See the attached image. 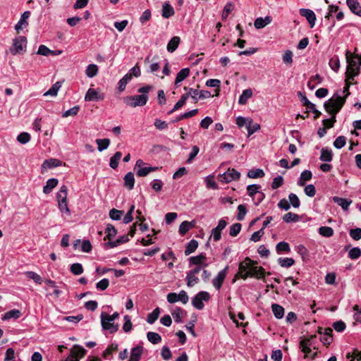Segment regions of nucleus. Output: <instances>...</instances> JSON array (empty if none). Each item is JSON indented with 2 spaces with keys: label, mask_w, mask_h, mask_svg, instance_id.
<instances>
[{
  "label": "nucleus",
  "mask_w": 361,
  "mask_h": 361,
  "mask_svg": "<svg viewBox=\"0 0 361 361\" xmlns=\"http://www.w3.org/2000/svg\"><path fill=\"white\" fill-rule=\"evenodd\" d=\"M334 100L335 99H329L325 102L324 105L325 110L331 116V118L322 121L323 125L327 128H331L334 126V123L336 121V115L344 105L343 99L339 98L336 102H334Z\"/></svg>",
  "instance_id": "nucleus-1"
},
{
  "label": "nucleus",
  "mask_w": 361,
  "mask_h": 361,
  "mask_svg": "<svg viewBox=\"0 0 361 361\" xmlns=\"http://www.w3.org/2000/svg\"><path fill=\"white\" fill-rule=\"evenodd\" d=\"M152 89L151 85H145L137 90L139 95L128 96L123 98L124 102L129 106L136 107L145 106L149 99L148 93Z\"/></svg>",
  "instance_id": "nucleus-2"
},
{
  "label": "nucleus",
  "mask_w": 361,
  "mask_h": 361,
  "mask_svg": "<svg viewBox=\"0 0 361 361\" xmlns=\"http://www.w3.org/2000/svg\"><path fill=\"white\" fill-rule=\"evenodd\" d=\"M346 60L348 63L345 78L348 80H354L360 73L361 66V59L357 56H351L348 51L346 54Z\"/></svg>",
  "instance_id": "nucleus-3"
},
{
  "label": "nucleus",
  "mask_w": 361,
  "mask_h": 361,
  "mask_svg": "<svg viewBox=\"0 0 361 361\" xmlns=\"http://www.w3.org/2000/svg\"><path fill=\"white\" fill-rule=\"evenodd\" d=\"M26 45L27 38L24 36H18L13 39L10 51L13 55L23 54L26 50Z\"/></svg>",
  "instance_id": "nucleus-4"
},
{
  "label": "nucleus",
  "mask_w": 361,
  "mask_h": 361,
  "mask_svg": "<svg viewBox=\"0 0 361 361\" xmlns=\"http://www.w3.org/2000/svg\"><path fill=\"white\" fill-rule=\"evenodd\" d=\"M210 299L209 293L202 290L196 294L192 299V305L196 309L201 310L204 308V301L207 302Z\"/></svg>",
  "instance_id": "nucleus-5"
},
{
  "label": "nucleus",
  "mask_w": 361,
  "mask_h": 361,
  "mask_svg": "<svg viewBox=\"0 0 361 361\" xmlns=\"http://www.w3.org/2000/svg\"><path fill=\"white\" fill-rule=\"evenodd\" d=\"M240 172L234 169H228L227 171L220 174L218 177V179L220 182L227 183L233 180H237L240 178Z\"/></svg>",
  "instance_id": "nucleus-6"
},
{
  "label": "nucleus",
  "mask_w": 361,
  "mask_h": 361,
  "mask_svg": "<svg viewBox=\"0 0 361 361\" xmlns=\"http://www.w3.org/2000/svg\"><path fill=\"white\" fill-rule=\"evenodd\" d=\"M145 163L142 159L137 160L135 165V170L136 174L140 177H145L149 173L153 172L158 169V167L145 166Z\"/></svg>",
  "instance_id": "nucleus-7"
},
{
  "label": "nucleus",
  "mask_w": 361,
  "mask_h": 361,
  "mask_svg": "<svg viewBox=\"0 0 361 361\" xmlns=\"http://www.w3.org/2000/svg\"><path fill=\"white\" fill-rule=\"evenodd\" d=\"M201 271L200 267H195L194 269L190 270L186 274L185 281L188 287L191 288L197 284L200 279L197 276L198 274Z\"/></svg>",
  "instance_id": "nucleus-8"
},
{
  "label": "nucleus",
  "mask_w": 361,
  "mask_h": 361,
  "mask_svg": "<svg viewBox=\"0 0 361 361\" xmlns=\"http://www.w3.org/2000/svg\"><path fill=\"white\" fill-rule=\"evenodd\" d=\"M256 262L253 261L249 265L248 273L245 274L243 276V279H246L247 277H255L258 279H262L264 276V269L262 267L255 266Z\"/></svg>",
  "instance_id": "nucleus-9"
},
{
  "label": "nucleus",
  "mask_w": 361,
  "mask_h": 361,
  "mask_svg": "<svg viewBox=\"0 0 361 361\" xmlns=\"http://www.w3.org/2000/svg\"><path fill=\"white\" fill-rule=\"evenodd\" d=\"M316 339L315 335H312L310 337L302 338L300 342V348L301 350L307 356L311 353V348H316L314 345V341Z\"/></svg>",
  "instance_id": "nucleus-10"
},
{
  "label": "nucleus",
  "mask_w": 361,
  "mask_h": 361,
  "mask_svg": "<svg viewBox=\"0 0 361 361\" xmlns=\"http://www.w3.org/2000/svg\"><path fill=\"white\" fill-rule=\"evenodd\" d=\"M352 80H348V78H345V85L343 89L334 93L330 99H335L334 102H336L340 98L343 99L345 103L346 98L350 95L349 88L352 84Z\"/></svg>",
  "instance_id": "nucleus-11"
},
{
  "label": "nucleus",
  "mask_w": 361,
  "mask_h": 361,
  "mask_svg": "<svg viewBox=\"0 0 361 361\" xmlns=\"http://www.w3.org/2000/svg\"><path fill=\"white\" fill-rule=\"evenodd\" d=\"M167 301L170 303H174L180 301L183 304H186L189 298L185 290H180L178 294L176 293H170L167 295Z\"/></svg>",
  "instance_id": "nucleus-12"
},
{
  "label": "nucleus",
  "mask_w": 361,
  "mask_h": 361,
  "mask_svg": "<svg viewBox=\"0 0 361 361\" xmlns=\"http://www.w3.org/2000/svg\"><path fill=\"white\" fill-rule=\"evenodd\" d=\"M107 313H101V324L104 329L109 330L110 333L113 334L118 330V324H114V321L107 320Z\"/></svg>",
  "instance_id": "nucleus-13"
},
{
  "label": "nucleus",
  "mask_w": 361,
  "mask_h": 361,
  "mask_svg": "<svg viewBox=\"0 0 361 361\" xmlns=\"http://www.w3.org/2000/svg\"><path fill=\"white\" fill-rule=\"evenodd\" d=\"M206 254L200 253L197 256H193L189 258V264L190 265H196V267H200L201 270L203 268H206L208 266V264L206 262Z\"/></svg>",
  "instance_id": "nucleus-14"
},
{
  "label": "nucleus",
  "mask_w": 361,
  "mask_h": 361,
  "mask_svg": "<svg viewBox=\"0 0 361 361\" xmlns=\"http://www.w3.org/2000/svg\"><path fill=\"white\" fill-rule=\"evenodd\" d=\"M228 267L220 271L212 280V285L216 290H219L226 279Z\"/></svg>",
  "instance_id": "nucleus-15"
},
{
  "label": "nucleus",
  "mask_w": 361,
  "mask_h": 361,
  "mask_svg": "<svg viewBox=\"0 0 361 361\" xmlns=\"http://www.w3.org/2000/svg\"><path fill=\"white\" fill-rule=\"evenodd\" d=\"M300 14L307 19L311 27L315 25L316 16L312 10L301 8L300 9Z\"/></svg>",
  "instance_id": "nucleus-16"
},
{
  "label": "nucleus",
  "mask_w": 361,
  "mask_h": 361,
  "mask_svg": "<svg viewBox=\"0 0 361 361\" xmlns=\"http://www.w3.org/2000/svg\"><path fill=\"white\" fill-rule=\"evenodd\" d=\"M30 16V12L27 11H25L20 16L19 21L15 25V30L18 32L23 27L28 25L27 19Z\"/></svg>",
  "instance_id": "nucleus-17"
},
{
  "label": "nucleus",
  "mask_w": 361,
  "mask_h": 361,
  "mask_svg": "<svg viewBox=\"0 0 361 361\" xmlns=\"http://www.w3.org/2000/svg\"><path fill=\"white\" fill-rule=\"evenodd\" d=\"M253 261L249 257H246L243 262L240 263L237 275L243 279L244 274L248 273L249 265Z\"/></svg>",
  "instance_id": "nucleus-18"
},
{
  "label": "nucleus",
  "mask_w": 361,
  "mask_h": 361,
  "mask_svg": "<svg viewBox=\"0 0 361 361\" xmlns=\"http://www.w3.org/2000/svg\"><path fill=\"white\" fill-rule=\"evenodd\" d=\"M272 18L269 16H267L265 18L259 17L255 20L254 25L257 29H262L270 24Z\"/></svg>",
  "instance_id": "nucleus-19"
},
{
  "label": "nucleus",
  "mask_w": 361,
  "mask_h": 361,
  "mask_svg": "<svg viewBox=\"0 0 361 361\" xmlns=\"http://www.w3.org/2000/svg\"><path fill=\"white\" fill-rule=\"evenodd\" d=\"M346 4L353 13L361 16V6L357 0H346Z\"/></svg>",
  "instance_id": "nucleus-20"
},
{
  "label": "nucleus",
  "mask_w": 361,
  "mask_h": 361,
  "mask_svg": "<svg viewBox=\"0 0 361 361\" xmlns=\"http://www.w3.org/2000/svg\"><path fill=\"white\" fill-rule=\"evenodd\" d=\"M143 352L142 346H135L131 349L130 357L128 361H140Z\"/></svg>",
  "instance_id": "nucleus-21"
},
{
  "label": "nucleus",
  "mask_w": 361,
  "mask_h": 361,
  "mask_svg": "<svg viewBox=\"0 0 361 361\" xmlns=\"http://www.w3.org/2000/svg\"><path fill=\"white\" fill-rule=\"evenodd\" d=\"M128 240H129L128 236L126 235H123L122 236L118 237V238H117L116 240H114V241L109 240V242H107L105 244V246L108 248H112V247H115L122 243H127Z\"/></svg>",
  "instance_id": "nucleus-22"
},
{
  "label": "nucleus",
  "mask_w": 361,
  "mask_h": 361,
  "mask_svg": "<svg viewBox=\"0 0 361 361\" xmlns=\"http://www.w3.org/2000/svg\"><path fill=\"white\" fill-rule=\"evenodd\" d=\"M333 200L345 211L348 210L349 206L352 204V200L338 197H334Z\"/></svg>",
  "instance_id": "nucleus-23"
},
{
  "label": "nucleus",
  "mask_w": 361,
  "mask_h": 361,
  "mask_svg": "<svg viewBox=\"0 0 361 361\" xmlns=\"http://www.w3.org/2000/svg\"><path fill=\"white\" fill-rule=\"evenodd\" d=\"M161 15L164 18H169L174 15V9L169 3L164 2L163 4Z\"/></svg>",
  "instance_id": "nucleus-24"
},
{
  "label": "nucleus",
  "mask_w": 361,
  "mask_h": 361,
  "mask_svg": "<svg viewBox=\"0 0 361 361\" xmlns=\"http://www.w3.org/2000/svg\"><path fill=\"white\" fill-rule=\"evenodd\" d=\"M124 186L128 190H132L134 188L135 178L132 172L127 173L124 176Z\"/></svg>",
  "instance_id": "nucleus-25"
},
{
  "label": "nucleus",
  "mask_w": 361,
  "mask_h": 361,
  "mask_svg": "<svg viewBox=\"0 0 361 361\" xmlns=\"http://www.w3.org/2000/svg\"><path fill=\"white\" fill-rule=\"evenodd\" d=\"M276 251L279 255L289 253L290 252V247L287 242L281 241L276 244Z\"/></svg>",
  "instance_id": "nucleus-26"
},
{
  "label": "nucleus",
  "mask_w": 361,
  "mask_h": 361,
  "mask_svg": "<svg viewBox=\"0 0 361 361\" xmlns=\"http://www.w3.org/2000/svg\"><path fill=\"white\" fill-rule=\"evenodd\" d=\"M59 181L56 178H52L47 180L46 185L43 188V192L49 194L57 185Z\"/></svg>",
  "instance_id": "nucleus-27"
},
{
  "label": "nucleus",
  "mask_w": 361,
  "mask_h": 361,
  "mask_svg": "<svg viewBox=\"0 0 361 361\" xmlns=\"http://www.w3.org/2000/svg\"><path fill=\"white\" fill-rule=\"evenodd\" d=\"M312 177V173L309 170H305L303 171L300 176V178L298 181V185L300 186H304L305 185V183L310 180H311Z\"/></svg>",
  "instance_id": "nucleus-28"
},
{
  "label": "nucleus",
  "mask_w": 361,
  "mask_h": 361,
  "mask_svg": "<svg viewBox=\"0 0 361 361\" xmlns=\"http://www.w3.org/2000/svg\"><path fill=\"white\" fill-rule=\"evenodd\" d=\"M195 222L192 221L190 222L185 221L181 223L179 226V233L184 235L190 228L195 226Z\"/></svg>",
  "instance_id": "nucleus-29"
},
{
  "label": "nucleus",
  "mask_w": 361,
  "mask_h": 361,
  "mask_svg": "<svg viewBox=\"0 0 361 361\" xmlns=\"http://www.w3.org/2000/svg\"><path fill=\"white\" fill-rule=\"evenodd\" d=\"M180 42V39L179 37H173L171 39L167 44V51L169 52H173L178 47Z\"/></svg>",
  "instance_id": "nucleus-30"
},
{
  "label": "nucleus",
  "mask_w": 361,
  "mask_h": 361,
  "mask_svg": "<svg viewBox=\"0 0 361 361\" xmlns=\"http://www.w3.org/2000/svg\"><path fill=\"white\" fill-rule=\"evenodd\" d=\"M332 151L331 149L322 148L319 159L322 161L330 162L332 160Z\"/></svg>",
  "instance_id": "nucleus-31"
},
{
  "label": "nucleus",
  "mask_w": 361,
  "mask_h": 361,
  "mask_svg": "<svg viewBox=\"0 0 361 361\" xmlns=\"http://www.w3.org/2000/svg\"><path fill=\"white\" fill-rule=\"evenodd\" d=\"M252 96V91L251 89H247L243 91L238 99V103L240 104H245L247 100Z\"/></svg>",
  "instance_id": "nucleus-32"
},
{
  "label": "nucleus",
  "mask_w": 361,
  "mask_h": 361,
  "mask_svg": "<svg viewBox=\"0 0 361 361\" xmlns=\"http://www.w3.org/2000/svg\"><path fill=\"white\" fill-rule=\"evenodd\" d=\"M190 74V69L188 68H185L181 69L176 75V78L175 80V85L177 86L178 83L184 80Z\"/></svg>",
  "instance_id": "nucleus-33"
},
{
  "label": "nucleus",
  "mask_w": 361,
  "mask_h": 361,
  "mask_svg": "<svg viewBox=\"0 0 361 361\" xmlns=\"http://www.w3.org/2000/svg\"><path fill=\"white\" fill-rule=\"evenodd\" d=\"M171 314L176 322L180 323L183 316L185 314V312L180 307H176L172 311Z\"/></svg>",
  "instance_id": "nucleus-34"
},
{
  "label": "nucleus",
  "mask_w": 361,
  "mask_h": 361,
  "mask_svg": "<svg viewBox=\"0 0 361 361\" xmlns=\"http://www.w3.org/2000/svg\"><path fill=\"white\" fill-rule=\"evenodd\" d=\"M57 202H58L59 209L61 212L62 215H66V216H69L71 215V211H70L68 205V201L62 200V201H58Z\"/></svg>",
  "instance_id": "nucleus-35"
},
{
  "label": "nucleus",
  "mask_w": 361,
  "mask_h": 361,
  "mask_svg": "<svg viewBox=\"0 0 361 361\" xmlns=\"http://www.w3.org/2000/svg\"><path fill=\"white\" fill-rule=\"evenodd\" d=\"M21 316V312L18 310H11L7 312H6L3 317V320H8L12 318L13 319H18Z\"/></svg>",
  "instance_id": "nucleus-36"
},
{
  "label": "nucleus",
  "mask_w": 361,
  "mask_h": 361,
  "mask_svg": "<svg viewBox=\"0 0 361 361\" xmlns=\"http://www.w3.org/2000/svg\"><path fill=\"white\" fill-rule=\"evenodd\" d=\"M57 202L58 201H65L67 200L68 197V188L66 185H63L60 188V190L56 195Z\"/></svg>",
  "instance_id": "nucleus-37"
},
{
  "label": "nucleus",
  "mask_w": 361,
  "mask_h": 361,
  "mask_svg": "<svg viewBox=\"0 0 361 361\" xmlns=\"http://www.w3.org/2000/svg\"><path fill=\"white\" fill-rule=\"evenodd\" d=\"M198 247V242L196 240H191L186 245L185 250V255H189L193 252L195 251V250Z\"/></svg>",
  "instance_id": "nucleus-38"
},
{
  "label": "nucleus",
  "mask_w": 361,
  "mask_h": 361,
  "mask_svg": "<svg viewBox=\"0 0 361 361\" xmlns=\"http://www.w3.org/2000/svg\"><path fill=\"white\" fill-rule=\"evenodd\" d=\"M272 312L277 319L283 318L284 315V309L282 306L278 304H273L271 305Z\"/></svg>",
  "instance_id": "nucleus-39"
},
{
  "label": "nucleus",
  "mask_w": 361,
  "mask_h": 361,
  "mask_svg": "<svg viewBox=\"0 0 361 361\" xmlns=\"http://www.w3.org/2000/svg\"><path fill=\"white\" fill-rule=\"evenodd\" d=\"M278 263L281 267L288 268L294 264L295 260L290 257H280L278 259Z\"/></svg>",
  "instance_id": "nucleus-40"
},
{
  "label": "nucleus",
  "mask_w": 361,
  "mask_h": 361,
  "mask_svg": "<svg viewBox=\"0 0 361 361\" xmlns=\"http://www.w3.org/2000/svg\"><path fill=\"white\" fill-rule=\"evenodd\" d=\"M122 157V154L121 152H116L113 157H111L110 161H109V166L111 168L116 169L119 163V160L121 159Z\"/></svg>",
  "instance_id": "nucleus-41"
},
{
  "label": "nucleus",
  "mask_w": 361,
  "mask_h": 361,
  "mask_svg": "<svg viewBox=\"0 0 361 361\" xmlns=\"http://www.w3.org/2000/svg\"><path fill=\"white\" fill-rule=\"evenodd\" d=\"M261 186L257 184L249 185L247 186V191L248 195L252 198V200H255V195H256L259 191Z\"/></svg>",
  "instance_id": "nucleus-42"
},
{
  "label": "nucleus",
  "mask_w": 361,
  "mask_h": 361,
  "mask_svg": "<svg viewBox=\"0 0 361 361\" xmlns=\"http://www.w3.org/2000/svg\"><path fill=\"white\" fill-rule=\"evenodd\" d=\"M147 338L153 344H157L161 341V336L155 332L149 331L147 334Z\"/></svg>",
  "instance_id": "nucleus-43"
},
{
  "label": "nucleus",
  "mask_w": 361,
  "mask_h": 361,
  "mask_svg": "<svg viewBox=\"0 0 361 361\" xmlns=\"http://www.w3.org/2000/svg\"><path fill=\"white\" fill-rule=\"evenodd\" d=\"M98 92L92 88H90L85 97V101L91 102L98 100Z\"/></svg>",
  "instance_id": "nucleus-44"
},
{
  "label": "nucleus",
  "mask_w": 361,
  "mask_h": 361,
  "mask_svg": "<svg viewBox=\"0 0 361 361\" xmlns=\"http://www.w3.org/2000/svg\"><path fill=\"white\" fill-rule=\"evenodd\" d=\"M85 73L88 78H93L98 73V67L95 64H90L87 66Z\"/></svg>",
  "instance_id": "nucleus-45"
},
{
  "label": "nucleus",
  "mask_w": 361,
  "mask_h": 361,
  "mask_svg": "<svg viewBox=\"0 0 361 361\" xmlns=\"http://www.w3.org/2000/svg\"><path fill=\"white\" fill-rule=\"evenodd\" d=\"M96 143L98 145V147H97L98 150L99 152H102L103 150L107 149L108 147L109 146L110 140L108 138L97 139Z\"/></svg>",
  "instance_id": "nucleus-46"
},
{
  "label": "nucleus",
  "mask_w": 361,
  "mask_h": 361,
  "mask_svg": "<svg viewBox=\"0 0 361 361\" xmlns=\"http://www.w3.org/2000/svg\"><path fill=\"white\" fill-rule=\"evenodd\" d=\"M206 85L209 87H217V89L215 90L216 92V96L219 95V87L221 85V81L218 79H209L206 82Z\"/></svg>",
  "instance_id": "nucleus-47"
},
{
  "label": "nucleus",
  "mask_w": 361,
  "mask_h": 361,
  "mask_svg": "<svg viewBox=\"0 0 361 361\" xmlns=\"http://www.w3.org/2000/svg\"><path fill=\"white\" fill-rule=\"evenodd\" d=\"M259 129H260V125L257 123H253L252 120L250 119L247 126L248 136H250L255 132L258 131Z\"/></svg>",
  "instance_id": "nucleus-48"
},
{
  "label": "nucleus",
  "mask_w": 361,
  "mask_h": 361,
  "mask_svg": "<svg viewBox=\"0 0 361 361\" xmlns=\"http://www.w3.org/2000/svg\"><path fill=\"white\" fill-rule=\"evenodd\" d=\"M61 87V84L59 82L54 84L44 94V96H51L55 97L57 95V93Z\"/></svg>",
  "instance_id": "nucleus-49"
},
{
  "label": "nucleus",
  "mask_w": 361,
  "mask_h": 361,
  "mask_svg": "<svg viewBox=\"0 0 361 361\" xmlns=\"http://www.w3.org/2000/svg\"><path fill=\"white\" fill-rule=\"evenodd\" d=\"M62 162L56 159H50L49 160H45L42 164L43 167L47 168H53L61 166Z\"/></svg>",
  "instance_id": "nucleus-50"
},
{
  "label": "nucleus",
  "mask_w": 361,
  "mask_h": 361,
  "mask_svg": "<svg viewBox=\"0 0 361 361\" xmlns=\"http://www.w3.org/2000/svg\"><path fill=\"white\" fill-rule=\"evenodd\" d=\"M319 233L326 238H329L334 235V230L329 226H322L319 228Z\"/></svg>",
  "instance_id": "nucleus-51"
},
{
  "label": "nucleus",
  "mask_w": 361,
  "mask_h": 361,
  "mask_svg": "<svg viewBox=\"0 0 361 361\" xmlns=\"http://www.w3.org/2000/svg\"><path fill=\"white\" fill-rule=\"evenodd\" d=\"M160 314L159 308L157 307L155 308L152 312L148 314L147 322L149 324H154L155 321L158 319Z\"/></svg>",
  "instance_id": "nucleus-52"
},
{
  "label": "nucleus",
  "mask_w": 361,
  "mask_h": 361,
  "mask_svg": "<svg viewBox=\"0 0 361 361\" xmlns=\"http://www.w3.org/2000/svg\"><path fill=\"white\" fill-rule=\"evenodd\" d=\"M105 233L106 234L105 239L108 238L109 240H111V239L116 236L117 234V231L112 224H108L105 229Z\"/></svg>",
  "instance_id": "nucleus-53"
},
{
  "label": "nucleus",
  "mask_w": 361,
  "mask_h": 361,
  "mask_svg": "<svg viewBox=\"0 0 361 361\" xmlns=\"http://www.w3.org/2000/svg\"><path fill=\"white\" fill-rule=\"evenodd\" d=\"M329 66L335 72H338L340 68V61L338 56H334L329 62Z\"/></svg>",
  "instance_id": "nucleus-54"
},
{
  "label": "nucleus",
  "mask_w": 361,
  "mask_h": 361,
  "mask_svg": "<svg viewBox=\"0 0 361 361\" xmlns=\"http://www.w3.org/2000/svg\"><path fill=\"white\" fill-rule=\"evenodd\" d=\"M264 176V172L262 169H252L247 173V176L250 178H262Z\"/></svg>",
  "instance_id": "nucleus-55"
},
{
  "label": "nucleus",
  "mask_w": 361,
  "mask_h": 361,
  "mask_svg": "<svg viewBox=\"0 0 361 361\" xmlns=\"http://www.w3.org/2000/svg\"><path fill=\"white\" fill-rule=\"evenodd\" d=\"M296 251L301 256L303 261L306 260L308 258V250L303 245H299L298 246H297Z\"/></svg>",
  "instance_id": "nucleus-56"
},
{
  "label": "nucleus",
  "mask_w": 361,
  "mask_h": 361,
  "mask_svg": "<svg viewBox=\"0 0 361 361\" xmlns=\"http://www.w3.org/2000/svg\"><path fill=\"white\" fill-rule=\"evenodd\" d=\"M70 271L74 275H80L83 273L82 265L80 263H74L71 265Z\"/></svg>",
  "instance_id": "nucleus-57"
},
{
  "label": "nucleus",
  "mask_w": 361,
  "mask_h": 361,
  "mask_svg": "<svg viewBox=\"0 0 361 361\" xmlns=\"http://www.w3.org/2000/svg\"><path fill=\"white\" fill-rule=\"evenodd\" d=\"M283 220L286 223L297 222L299 221V216L296 214L288 212L283 216Z\"/></svg>",
  "instance_id": "nucleus-58"
},
{
  "label": "nucleus",
  "mask_w": 361,
  "mask_h": 361,
  "mask_svg": "<svg viewBox=\"0 0 361 361\" xmlns=\"http://www.w3.org/2000/svg\"><path fill=\"white\" fill-rule=\"evenodd\" d=\"M26 277L32 279L36 283L41 284L42 282V277L37 273L34 271H26L25 273Z\"/></svg>",
  "instance_id": "nucleus-59"
},
{
  "label": "nucleus",
  "mask_w": 361,
  "mask_h": 361,
  "mask_svg": "<svg viewBox=\"0 0 361 361\" xmlns=\"http://www.w3.org/2000/svg\"><path fill=\"white\" fill-rule=\"evenodd\" d=\"M123 212L116 209H111L109 211V216L112 220L118 221L121 219Z\"/></svg>",
  "instance_id": "nucleus-60"
},
{
  "label": "nucleus",
  "mask_w": 361,
  "mask_h": 361,
  "mask_svg": "<svg viewBox=\"0 0 361 361\" xmlns=\"http://www.w3.org/2000/svg\"><path fill=\"white\" fill-rule=\"evenodd\" d=\"M241 231V224L235 223L230 227L229 234L232 237H235Z\"/></svg>",
  "instance_id": "nucleus-61"
},
{
  "label": "nucleus",
  "mask_w": 361,
  "mask_h": 361,
  "mask_svg": "<svg viewBox=\"0 0 361 361\" xmlns=\"http://www.w3.org/2000/svg\"><path fill=\"white\" fill-rule=\"evenodd\" d=\"M346 143V138L345 136L341 135L336 137L334 142V146L337 149H341Z\"/></svg>",
  "instance_id": "nucleus-62"
},
{
  "label": "nucleus",
  "mask_w": 361,
  "mask_h": 361,
  "mask_svg": "<svg viewBox=\"0 0 361 361\" xmlns=\"http://www.w3.org/2000/svg\"><path fill=\"white\" fill-rule=\"evenodd\" d=\"M288 199L290 201V205L291 204L294 208H298L300 207V202L298 197L295 194L290 193L288 195Z\"/></svg>",
  "instance_id": "nucleus-63"
},
{
  "label": "nucleus",
  "mask_w": 361,
  "mask_h": 361,
  "mask_svg": "<svg viewBox=\"0 0 361 361\" xmlns=\"http://www.w3.org/2000/svg\"><path fill=\"white\" fill-rule=\"evenodd\" d=\"M360 255H361V250L357 247L350 249V251L348 252V257L351 259H356L359 258L360 257Z\"/></svg>",
  "instance_id": "nucleus-64"
}]
</instances>
